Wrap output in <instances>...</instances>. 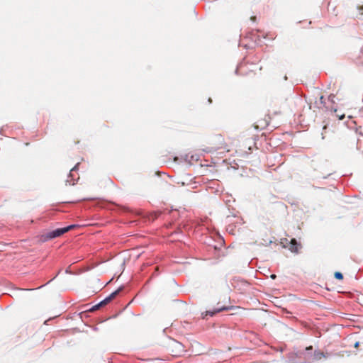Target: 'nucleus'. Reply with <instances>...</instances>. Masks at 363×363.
I'll use <instances>...</instances> for the list:
<instances>
[{"label": "nucleus", "mask_w": 363, "mask_h": 363, "mask_svg": "<svg viewBox=\"0 0 363 363\" xmlns=\"http://www.w3.org/2000/svg\"><path fill=\"white\" fill-rule=\"evenodd\" d=\"M64 234L62 228H57L55 230L49 231L42 235V240L43 241H48L55 238L60 237Z\"/></svg>", "instance_id": "obj_1"}, {"label": "nucleus", "mask_w": 363, "mask_h": 363, "mask_svg": "<svg viewBox=\"0 0 363 363\" xmlns=\"http://www.w3.org/2000/svg\"><path fill=\"white\" fill-rule=\"evenodd\" d=\"M79 163H77L76 165L71 169L69 174L68 175V179L66 181L67 183H69L70 185H74L75 184V181L79 179V176H77V171L79 169Z\"/></svg>", "instance_id": "obj_2"}, {"label": "nucleus", "mask_w": 363, "mask_h": 363, "mask_svg": "<svg viewBox=\"0 0 363 363\" xmlns=\"http://www.w3.org/2000/svg\"><path fill=\"white\" fill-rule=\"evenodd\" d=\"M288 247L291 252L298 253V250L301 247V245L296 241V239L292 238L289 243Z\"/></svg>", "instance_id": "obj_3"}, {"label": "nucleus", "mask_w": 363, "mask_h": 363, "mask_svg": "<svg viewBox=\"0 0 363 363\" xmlns=\"http://www.w3.org/2000/svg\"><path fill=\"white\" fill-rule=\"evenodd\" d=\"M330 355V353H324L319 351L314 352V359L316 360H320L322 357L328 358Z\"/></svg>", "instance_id": "obj_4"}, {"label": "nucleus", "mask_w": 363, "mask_h": 363, "mask_svg": "<svg viewBox=\"0 0 363 363\" xmlns=\"http://www.w3.org/2000/svg\"><path fill=\"white\" fill-rule=\"evenodd\" d=\"M122 288H119L115 291L112 292L108 296L104 298L106 302L108 303L111 301H112L115 297L118 294V293L121 291Z\"/></svg>", "instance_id": "obj_5"}, {"label": "nucleus", "mask_w": 363, "mask_h": 363, "mask_svg": "<svg viewBox=\"0 0 363 363\" xmlns=\"http://www.w3.org/2000/svg\"><path fill=\"white\" fill-rule=\"evenodd\" d=\"M122 288H119L115 291L112 292L108 296L104 298L106 302L108 303L111 301H112L115 297L118 294V293L121 291Z\"/></svg>", "instance_id": "obj_6"}, {"label": "nucleus", "mask_w": 363, "mask_h": 363, "mask_svg": "<svg viewBox=\"0 0 363 363\" xmlns=\"http://www.w3.org/2000/svg\"><path fill=\"white\" fill-rule=\"evenodd\" d=\"M226 310H228L227 307L217 308L214 309L213 311H206V315L213 316L217 313H219L223 311H226Z\"/></svg>", "instance_id": "obj_7"}, {"label": "nucleus", "mask_w": 363, "mask_h": 363, "mask_svg": "<svg viewBox=\"0 0 363 363\" xmlns=\"http://www.w3.org/2000/svg\"><path fill=\"white\" fill-rule=\"evenodd\" d=\"M106 304H107V303L104 299V300L101 301L99 303L93 306L89 311H95L98 310L99 308H100L101 307L104 306Z\"/></svg>", "instance_id": "obj_8"}, {"label": "nucleus", "mask_w": 363, "mask_h": 363, "mask_svg": "<svg viewBox=\"0 0 363 363\" xmlns=\"http://www.w3.org/2000/svg\"><path fill=\"white\" fill-rule=\"evenodd\" d=\"M75 227H76L75 225H68L67 227L62 228L63 230L64 233H65L68 232L69 230L74 228Z\"/></svg>", "instance_id": "obj_9"}, {"label": "nucleus", "mask_w": 363, "mask_h": 363, "mask_svg": "<svg viewBox=\"0 0 363 363\" xmlns=\"http://www.w3.org/2000/svg\"><path fill=\"white\" fill-rule=\"evenodd\" d=\"M335 277L337 279H343V275L341 272H336L335 273Z\"/></svg>", "instance_id": "obj_10"}, {"label": "nucleus", "mask_w": 363, "mask_h": 363, "mask_svg": "<svg viewBox=\"0 0 363 363\" xmlns=\"http://www.w3.org/2000/svg\"><path fill=\"white\" fill-rule=\"evenodd\" d=\"M335 96L334 94H330L328 96V101H330L332 104H334L335 103Z\"/></svg>", "instance_id": "obj_11"}, {"label": "nucleus", "mask_w": 363, "mask_h": 363, "mask_svg": "<svg viewBox=\"0 0 363 363\" xmlns=\"http://www.w3.org/2000/svg\"><path fill=\"white\" fill-rule=\"evenodd\" d=\"M320 104L321 105L324 106H325V99H324L323 96H321L320 97Z\"/></svg>", "instance_id": "obj_12"}, {"label": "nucleus", "mask_w": 363, "mask_h": 363, "mask_svg": "<svg viewBox=\"0 0 363 363\" xmlns=\"http://www.w3.org/2000/svg\"><path fill=\"white\" fill-rule=\"evenodd\" d=\"M337 117H338L340 120H342L345 118V114H341V115L337 114Z\"/></svg>", "instance_id": "obj_13"}, {"label": "nucleus", "mask_w": 363, "mask_h": 363, "mask_svg": "<svg viewBox=\"0 0 363 363\" xmlns=\"http://www.w3.org/2000/svg\"><path fill=\"white\" fill-rule=\"evenodd\" d=\"M270 277H271V279H275L277 278V276H276V274H272V275L270 276Z\"/></svg>", "instance_id": "obj_14"}, {"label": "nucleus", "mask_w": 363, "mask_h": 363, "mask_svg": "<svg viewBox=\"0 0 363 363\" xmlns=\"http://www.w3.org/2000/svg\"><path fill=\"white\" fill-rule=\"evenodd\" d=\"M359 9L360 10L359 13L362 15V10H363V7L359 8Z\"/></svg>", "instance_id": "obj_15"}, {"label": "nucleus", "mask_w": 363, "mask_h": 363, "mask_svg": "<svg viewBox=\"0 0 363 363\" xmlns=\"http://www.w3.org/2000/svg\"><path fill=\"white\" fill-rule=\"evenodd\" d=\"M358 346H359V342H355V344H354V347H357Z\"/></svg>", "instance_id": "obj_16"}, {"label": "nucleus", "mask_w": 363, "mask_h": 363, "mask_svg": "<svg viewBox=\"0 0 363 363\" xmlns=\"http://www.w3.org/2000/svg\"><path fill=\"white\" fill-rule=\"evenodd\" d=\"M191 160H194V155H191Z\"/></svg>", "instance_id": "obj_17"}, {"label": "nucleus", "mask_w": 363, "mask_h": 363, "mask_svg": "<svg viewBox=\"0 0 363 363\" xmlns=\"http://www.w3.org/2000/svg\"><path fill=\"white\" fill-rule=\"evenodd\" d=\"M238 68L236 69L235 73L238 74Z\"/></svg>", "instance_id": "obj_18"}, {"label": "nucleus", "mask_w": 363, "mask_h": 363, "mask_svg": "<svg viewBox=\"0 0 363 363\" xmlns=\"http://www.w3.org/2000/svg\"><path fill=\"white\" fill-rule=\"evenodd\" d=\"M208 102H209V103H211V98H210V99H208Z\"/></svg>", "instance_id": "obj_19"}, {"label": "nucleus", "mask_w": 363, "mask_h": 363, "mask_svg": "<svg viewBox=\"0 0 363 363\" xmlns=\"http://www.w3.org/2000/svg\"><path fill=\"white\" fill-rule=\"evenodd\" d=\"M334 112H336L337 111V109L336 108H334V109H332Z\"/></svg>", "instance_id": "obj_20"}]
</instances>
